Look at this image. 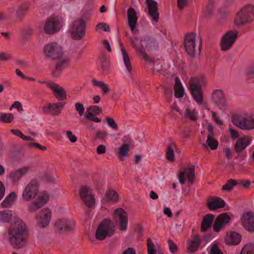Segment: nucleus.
Here are the masks:
<instances>
[{
	"mask_svg": "<svg viewBox=\"0 0 254 254\" xmlns=\"http://www.w3.org/2000/svg\"><path fill=\"white\" fill-rule=\"evenodd\" d=\"M11 222L7 228L5 236L10 245L14 248L21 249L26 244L29 235V230L26 224L21 219L14 217L12 212L9 210L0 211V222L3 223Z\"/></svg>",
	"mask_w": 254,
	"mask_h": 254,
	"instance_id": "1",
	"label": "nucleus"
},
{
	"mask_svg": "<svg viewBox=\"0 0 254 254\" xmlns=\"http://www.w3.org/2000/svg\"><path fill=\"white\" fill-rule=\"evenodd\" d=\"M45 56L56 62L54 76L58 77L62 73L64 67V46L63 43L53 42L46 44L43 48Z\"/></svg>",
	"mask_w": 254,
	"mask_h": 254,
	"instance_id": "2",
	"label": "nucleus"
},
{
	"mask_svg": "<svg viewBox=\"0 0 254 254\" xmlns=\"http://www.w3.org/2000/svg\"><path fill=\"white\" fill-rule=\"evenodd\" d=\"M115 226L110 219H105L98 225L95 236L97 240L103 241L112 237L115 233Z\"/></svg>",
	"mask_w": 254,
	"mask_h": 254,
	"instance_id": "3",
	"label": "nucleus"
},
{
	"mask_svg": "<svg viewBox=\"0 0 254 254\" xmlns=\"http://www.w3.org/2000/svg\"><path fill=\"white\" fill-rule=\"evenodd\" d=\"M254 20V5L247 4L243 6L237 12L235 19V24L240 26Z\"/></svg>",
	"mask_w": 254,
	"mask_h": 254,
	"instance_id": "4",
	"label": "nucleus"
},
{
	"mask_svg": "<svg viewBox=\"0 0 254 254\" xmlns=\"http://www.w3.org/2000/svg\"><path fill=\"white\" fill-rule=\"evenodd\" d=\"M86 29V22L83 19L75 20L70 29L71 38L76 40H82L85 36Z\"/></svg>",
	"mask_w": 254,
	"mask_h": 254,
	"instance_id": "5",
	"label": "nucleus"
},
{
	"mask_svg": "<svg viewBox=\"0 0 254 254\" xmlns=\"http://www.w3.org/2000/svg\"><path fill=\"white\" fill-rule=\"evenodd\" d=\"M238 37V32L236 30H231L226 32L222 37L220 43L221 50L227 51L230 50Z\"/></svg>",
	"mask_w": 254,
	"mask_h": 254,
	"instance_id": "6",
	"label": "nucleus"
},
{
	"mask_svg": "<svg viewBox=\"0 0 254 254\" xmlns=\"http://www.w3.org/2000/svg\"><path fill=\"white\" fill-rule=\"evenodd\" d=\"M79 195L89 209L94 207L96 204V198L91 188L86 186L82 187L79 190Z\"/></svg>",
	"mask_w": 254,
	"mask_h": 254,
	"instance_id": "7",
	"label": "nucleus"
},
{
	"mask_svg": "<svg viewBox=\"0 0 254 254\" xmlns=\"http://www.w3.org/2000/svg\"><path fill=\"white\" fill-rule=\"evenodd\" d=\"M39 190V184L37 180H31L25 186L22 194L24 201H30L37 195Z\"/></svg>",
	"mask_w": 254,
	"mask_h": 254,
	"instance_id": "8",
	"label": "nucleus"
},
{
	"mask_svg": "<svg viewBox=\"0 0 254 254\" xmlns=\"http://www.w3.org/2000/svg\"><path fill=\"white\" fill-rule=\"evenodd\" d=\"M232 122L243 130L254 129V118L252 117L246 118L242 116H235L233 118Z\"/></svg>",
	"mask_w": 254,
	"mask_h": 254,
	"instance_id": "9",
	"label": "nucleus"
},
{
	"mask_svg": "<svg viewBox=\"0 0 254 254\" xmlns=\"http://www.w3.org/2000/svg\"><path fill=\"white\" fill-rule=\"evenodd\" d=\"M189 89L195 101L197 104L201 105L203 97L201 91V85L199 81L195 78H191L189 82Z\"/></svg>",
	"mask_w": 254,
	"mask_h": 254,
	"instance_id": "10",
	"label": "nucleus"
},
{
	"mask_svg": "<svg viewBox=\"0 0 254 254\" xmlns=\"http://www.w3.org/2000/svg\"><path fill=\"white\" fill-rule=\"evenodd\" d=\"M211 102L220 110L225 111L228 108V105L225 100L224 94L221 90H215L211 96Z\"/></svg>",
	"mask_w": 254,
	"mask_h": 254,
	"instance_id": "11",
	"label": "nucleus"
},
{
	"mask_svg": "<svg viewBox=\"0 0 254 254\" xmlns=\"http://www.w3.org/2000/svg\"><path fill=\"white\" fill-rule=\"evenodd\" d=\"M114 213L116 221L118 223L119 229L122 231H126L128 221L127 212L123 208H118L115 210Z\"/></svg>",
	"mask_w": 254,
	"mask_h": 254,
	"instance_id": "12",
	"label": "nucleus"
},
{
	"mask_svg": "<svg viewBox=\"0 0 254 254\" xmlns=\"http://www.w3.org/2000/svg\"><path fill=\"white\" fill-rule=\"evenodd\" d=\"M62 26V24L59 18L54 17L46 22L44 29L47 34H54L58 32Z\"/></svg>",
	"mask_w": 254,
	"mask_h": 254,
	"instance_id": "13",
	"label": "nucleus"
},
{
	"mask_svg": "<svg viewBox=\"0 0 254 254\" xmlns=\"http://www.w3.org/2000/svg\"><path fill=\"white\" fill-rule=\"evenodd\" d=\"M230 217L227 213L220 214L215 219L213 224V230L219 232L224 229L230 222Z\"/></svg>",
	"mask_w": 254,
	"mask_h": 254,
	"instance_id": "14",
	"label": "nucleus"
},
{
	"mask_svg": "<svg viewBox=\"0 0 254 254\" xmlns=\"http://www.w3.org/2000/svg\"><path fill=\"white\" fill-rule=\"evenodd\" d=\"M49 194L46 191L41 193L37 198L32 202L28 208V211L34 212L45 205L49 200Z\"/></svg>",
	"mask_w": 254,
	"mask_h": 254,
	"instance_id": "15",
	"label": "nucleus"
},
{
	"mask_svg": "<svg viewBox=\"0 0 254 254\" xmlns=\"http://www.w3.org/2000/svg\"><path fill=\"white\" fill-rule=\"evenodd\" d=\"M195 34L192 33L187 34L185 38V49L191 57H193L195 55Z\"/></svg>",
	"mask_w": 254,
	"mask_h": 254,
	"instance_id": "16",
	"label": "nucleus"
},
{
	"mask_svg": "<svg viewBox=\"0 0 254 254\" xmlns=\"http://www.w3.org/2000/svg\"><path fill=\"white\" fill-rule=\"evenodd\" d=\"M51 218L50 209L45 208L42 209L40 213L36 217L37 225L40 228H45L50 223Z\"/></svg>",
	"mask_w": 254,
	"mask_h": 254,
	"instance_id": "17",
	"label": "nucleus"
},
{
	"mask_svg": "<svg viewBox=\"0 0 254 254\" xmlns=\"http://www.w3.org/2000/svg\"><path fill=\"white\" fill-rule=\"evenodd\" d=\"M132 144L133 140L130 137H125L123 139V144L118 151V156L121 161H123L127 155L129 148Z\"/></svg>",
	"mask_w": 254,
	"mask_h": 254,
	"instance_id": "18",
	"label": "nucleus"
},
{
	"mask_svg": "<svg viewBox=\"0 0 254 254\" xmlns=\"http://www.w3.org/2000/svg\"><path fill=\"white\" fill-rule=\"evenodd\" d=\"M185 176L187 177L188 181L192 184L194 177V167L191 166L185 168L183 171H180L178 175V179L180 183L182 185L184 184L186 181Z\"/></svg>",
	"mask_w": 254,
	"mask_h": 254,
	"instance_id": "19",
	"label": "nucleus"
},
{
	"mask_svg": "<svg viewBox=\"0 0 254 254\" xmlns=\"http://www.w3.org/2000/svg\"><path fill=\"white\" fill-rule=\"evenodd\" d=\"M136 37H135L134 39L130 38V41L131 44L135 49L138 54L145 61V64H147V63L151 64L152 63V60L147 55L143 46L141 45H138L136 43Z\"/></svg>",
	"mask_w": 254,
	"mask_h": 254,
	"instance_id": "20",
	"label": "nucleus"
},
{
	"mask_svg": "<svg viewBox=\"0 0 254 254\" xmlns=\"http://www.w3.org/2000/svg\"><path fill=\"white\" fill-rule=\"evenodd\" d=\"M252 138L250 136H244L239 138L234 146L235 151L237 153L242 152L250 144Z\"/></svg>",
	"mask_w": 254,
	"mask_h": 254,
	"instance_id": "21",
	"label": "nucleus"
},
{
	"mask_svg": "<svg viewBox=\"0 0 254 254\" xmlns=\"http://www.w3.org/2000/svg\"><path fill=\"white\" fill-rule=\"evenodd\" d=\"M148 14L156 22L159 19V12L157 2L153 0H146Z\"/></svg>",
	"mask_w": 254,
	"mask_h": 254,
	"instance_id": "22",
	"label": "nucleus"
},
{
	"mask_svg": "<svg viewBox=\"0 0 254 254\" xmlns=\"http://www.w3.org/2000/svg\"><path fill=\"white\" fill-rule=\"evenodd\" d=\"M242 224L243 226L248 231H254V214L251 212L244 214L242 217Z\"/></svg>",
	"mask_w": 254,
	"mask_h": 254,
	"instance_id": "23",
	"label": "nucleus"
},
{
	"mask_svg": "<svg viewBox=\"0 0 254 254\" xmlns=\"http://www.w3.org/2000/svg\"><path fill=\"white\" fill-rule=\"evenodd\" d=\"M62 103H50L43 107V111L46 114H51L53 115H58L62 111L63 108Z\"/></svg>",
	"mask_w": 254,
	"mask_h": 254,
	"instance_id": "24",
	"label": "nucleus"
},
{
	"mask_svg": "<svg viewBox=\"0 0 254 254\" xmlns=\"http://www.w3.org/2000/svg\"><path fill=\"white\" fill-rule=\"evenodd\" d=\"M128 24L132 32H134V29L136 25L137 17L134 9L130 7L127 11Z\"/></svg>",
	"mask_w": 254,
	"mask_h": 254,
	"instance_id": "25",
	"label": "nucleus"
},
{
	"mask_svg": "<svg viewBox=\"0 0 254 254\" xmlns=\"http://www.w3.org/2000/svg\"><path fill=\"white\" fill-rule=\"evenodd\" d=\"M30 170V167H24L11 172L9 177L13 182H17L23 176L27 174Z\"/></svg>",
	"mask_w": 254,
	"mask_h": 254,
	"instance_id": "26",
	"label": "nucleus"
},
{
	"mask_svg": "<svg viewBox=\"0 0 254 254\" xmlns=\"http://www.w3.org/2000/svg\"><path fill=\"white\" fill-rule=\"evenodd\" d=\"M225 205V202L223 199L217 197L210 198L207 202V207L210 210L223 208Z\"/></svg>",
	"mask_w": 254,
	"mask_h": 254,
	"instance_id": "27",
	"label": "nucleus"
},
{
	"mask_svg": "<svg viewBox=\"0 0 254 254\" xmlns=\"http://www.w3.org/2000/svg\"><path fill=\"white\" fill-rule=\"evenodd\" d=\"M46 85L53 91V94L57 99L63 100L64 99V89L57 84L51 81L46 82Z\"/></svg>",
	"mask_w": 254,
	"mask_h": 254,
	"instance_id": "28",
	"label": "nucleus"
},
{
	"mask_svg": "<svg viewBox=\"0 0 254 254\" xmlns=\"http://www.w3.org/2000/svg\"><path fill=\"white\" fill-rule=\"evenodd\" d=\"M201 239L198 235H196L191 240L188 242L187 252L190 254L195 253L200 247Z\"/></svg>",
	"mask_w": 254,
	"mask_h": 254,
	"instance_id": "29",
	"label": "nucleus"
},
{
	"mask_svg": "<svg viewBox=\"0 0 254 254\" xmlns=\"http://www.w3.org/2000/svg\"><path fill=\"white\" fill-rule=\"evenodd\" d=\"M241 240V236L236 232H231L225 238V243L227 245H237Z\"/></svg>",
	"mask_w": 254,
	"mask_h": 254,
	"instance_id": "30",
	"label": "nucleus"
},
{
	"mask_svg": "<svg viewBox=\"0 0 254 254\" xmlns=\"http://www.w3.org/2000/svg\"><path fill=\"white\" fill-rule=\"evenodd\" d=\"M214 218V215L212 214H206L203 217L201 225L202 232L206 231L211 226Z\"/></svg>",
	"mask_w": 254,
	"mask_h": 254,
	"instance_id": "31",
	"label": "nucleus"
},
{
	"mask_svg": "<svg viewBox=\"0 0 254 254\" xmlns=\"http://www.w3.org/2000/svg\"><path fill=\"white\" fill-rule=\"evenodd\" d=\"M16 199V195L15 192H11L6 196L1 203V206L3 208L10 207Z\"/></svg>",
	"mask_w": 254,
	"mask_h": 254,
	"instance_id": "32",
	"label": "nucleus"
},
{
	"mask_svg": "<svg viewBox=\"0 0 254 254\" xmlns=\"http://www.w3.org/2000/svg\"><path fill=\"white\" fill-rule=\"evenodd\" d=\"M119 43L121 47V50L123 55L124 62L127 70L128 71V72H130L132 70V66L129 58V55L126 50L124 48L123 45L121 42V40H119Z\"/></svg>",
	"mask_w": 254,
	"mask_h": 254,
	"instance_id": "33",
	"label": "nucleus"
},
{
	"mask_svg": "<svg viewBox=\"0 0 254 254\" xmlns=\"http://www.w3.org/2000/svg\"><path fill=\"white\" fill-rule=\"evenodd\" d=\"M175 96L176 98H181L184 94V89L179 77L175 78V84L174 86Z\"/></svg>",
	"mask_w": 254,
	"mask_h": 254,
	"instance_id": "34",
	"label": "nucleus"
},
{
	"mask_svg": "<svg viewBox=\"0 0 254 254\" xmlns=\"http://www.w3.org/2000/svg\"><path fill=\"white\" fill-rule=\"evenodd\" d=\"M29 7L27 4H22L16 10V17L18 21H21L23 19Z\"/></svg>",
	"mask_w": 254,
	"mask_h": 254,
	"instance_id": "35",
	"label": "nucleus"
},
{
	"mask_svg": "<svg viewBox=\"0 0 254 254\" xmlns=\"http://www.w3.org/2000/svg\"><path fill=\"white\" fill-rule=\"evenodd\" d=\"M75 222L73 220H64V235L72 233L75 229Z\"/></svg>",
	"mask_w": 254,
	"mask_h": 254,
	"instance_id": "36",
	"label": "nucleus"
},
{
	"mask_svg": "<svg viewBox=\"0 0 254 254\" xmlns=\"http://www.w3.org/2000/svg\"><path fill=\"white\" fill-rule=\"evenodd\" d=\"M218 145V141L214 138V136L207 135L206 143L203 144L205 148L209 147L211 150H215Z\"/></svg>",
	"mask_w": 254,
	"mask_h": 254,
	"instance_id": "37",
	"label": "nucleus"
},
{
	"mask_svg": "<svg viewBox=\"0 0 254 254\" xmlns=\"http://www.w3.org/2000/svg\"><path fill=\"white\" fill-rule=\"evenodd\" d=\"M175 147V144L173 142H170L168 145L166 157L167 160L170 162L174 161V149Z\"/></svg>",
	"mask_w": 254,
	"mask_h": 254,
	"instance_id": "38",
	"label": "nucleus"
},
{
	"mask_svg": "<svg viewBox=\"0 0 254 254\" xmlns=\"http://www.w3.org/2000/svg\"><path fill=\"white\" fill-rule=\"evenodd\" d=\"M143 41L146 42V47L149 50H155L158 47V43L152 38L146 36L143 38Z\"/></svg>",
	"mask_w": 254,
	"mask_h": 254,
	"instance_id": "39",
	"label": "nucleus"
},
{
	"mask_svg": "<svg viewBox=\"0 0 254 254\" xmlns=\"http://www.w3.org/2000/svg\"><path fill=\"white\" fill-rule=\"evenodd\" d=\"M197 112L195 110H190L186 108L184 113V118L191 121H196L197 119Z\"/></svg>",
	"mask_w": 254,
	"mask_h": 254,
	"instance_id": "40",
	"label": "nucleus"
},
{
	"mask_svg": "<svg viewBox=\"0 0 254 254\" xmlns=\"http://www.w3.org/2000/svg\"><path fill=\"white\" fill-rule=\"evenodd\" d=\"M92 81L94 86L99 87L102 89L104 94H107L110 90L108 85L103 81H98L94 78L92 80Z\"/></svg>",
	"mask_w": 254,
	"mask_h": 254,
	"instance_id": "41",
	"label": "nucleus"
},
{
	"mask_svg": "<svg viewBox=\"0 0 254 254\" xmlns=\"http://www.w3.org/2000/svg\"><path fill=\"white\" fill-rule=\"evenodd\" d=\"M108 136V132L104 130H98L93 135L95 140L105 141Z\"/></svg>",
	"mask_w": 254,
	"mask_h": 254,
	"instance_id": "42",
	"label": "nucleus"
},
{
	"mask_svg": "<svg viewBox=\"0 0 254 254\" xmlns=\"http://www.w3.org/2000/svg\"><path fill=\"white\" fill-rule=\"evenodd\" d=\"M238 184L237 181L233 179L229 180L225 185H223L222 188L223 190L231 191L233 188Z\"/></svg>",
	"mask_w": 254,
	"mask_h": 254,
	"instance_id": "43",
	"label": "nucleus"
},
{
	"mask_svg": "<svg viewBox=\"0 0 254 254\" xmlns=\"http://www.w3.org/2000/svg\"><path fill=\"white\" fill-rule=\"evenodd\" d=\"M107 198L112 201H117L119 199L117 192L113 190H108L106 193Z\"/></svg>",
	"mask_w": 254,
	"mask_h": 254,
	"instance_id": "44",
	"label": "nucleus"
},
{
	"mask_svg": "<svg viewBox=\"0 0 254 254\" xmlns=\"http://www.w3.org/2000/svg\"><path fill=\"white\" fill-rule=\"evenodd\" d=\"M102 113V110L100 107L92 106L88 108L86 114H91V115H98Z\"/></svg>",
	"mask_w": 254,
	"mask_h": 254,
	"instance_id": "45",
	"label": "nucleus"
},
{
	"mask_svg": "<svg viewBox=\"0 0 254 254\" xmlns=\"http://www.w3.org/2000/svg\"><path fill=\"white\" fill-rule=\"evenodd\" d=\"M240 254H254V245L252 244L245 245L242 248Z\"/></svg>",
	"mask_w": 254,
	"mask_h": 254,
	"instance_id": "46",
	"label": "nucleus"
},
{
	"mask_svg": "<svg viewBox=\"0 0 254 254\" xmlns=\"http://www.w3.org/2000/svg\"><path fill=\"white\" fill-rule=\"evenodd\" d=\"M11 132L15 135L20 137L23 140H29L31 141H33L34 140V139L31 137L29 136H25L19 130L12 129L11 130Z\"/></svg>",
	"mask_w": 254,
	"mask_h": 254,
	"instance_id": "47",
	"label": "nucleus"
},
{
	"mask_svg": "<svg viewBox=\"0 0 254 254\" xmlns=\"http://www.w3.org/2000/svg\"><path fill=\"white\" fill-rule=\"evenodd\" d=\"M14 118V116L11 113H3L0 114V120L4 123H10Z\"/></svg>",
	"mask_w": 254,
	"mask_h": 254,
	"instance_id": "48",
	"label": "nucleus"
},
{
	"mask_svg": "<svg viewBox=\"0 0 254 254\" xmlns=\"http://www.w3.org/2000/svg\"><path fill=\"white\" fill-rule=\"evenodd\" d=\"M147 247L148 254H156V250L155 249V246L153 243L150 238H148L147 240Z\"/></svg>",
	"mask_w": 254,
	"mask_h": 254,
	"instance_id": "49",
	"label": "nucleus"
},
{
	"mask_svg": "<svg viewBox=\"0 0 254 254\" xmlns=\"http://www.w3.org/2000/svg\"><path fill=\"white\" fill-rule=\"evenodd\" d=\"M106 121L108 126L111 127L112 129L114 130L118 129V126L116 123L115 120L112 118L107 117L106 118Z\"/></svg>",
	"mask_w": 254,
	"mask_h": 254,
	"instance_id": "50",
	"label": "nucleus"
},
{
	"mask_svg": "<svg viewBox=\"0 0 254 254\" xmlns=\"http://www.w3.org/2000/svg\"><path fill=\"white\" fill-rule=\"evenodd\" d=\"M75 108L80 116H82L83 115L85 111V108L82 104L79 102L76 103L75 104Z\"/></svg>",
	"mask_w": 254,
	"mask_h": 254,
	"instance_id": "51",
	"label": "nucleus"
},
{
	"mask_svg": "<svg viewBox=\"0 0 254 254\" xmlns=\"http://www.w3.org/2000/svg\"><path fill=\"white\" fill-rule=\"evenodd\" d=\"M168 243L169 245V248L170 252L173 254H176L175 253L178 251L177 246L174 243L173 241H172L170 239L168 240Z\"/></svg>",
	"mask_w": 254,
	"mask_h": 254,
	"instance_id": "52",
	"label": "nucleus"
},
{
	"mask_svg": "<svg viewBox=\"0 0 254 254\" xmlns=\"http://www.w3.org/2000/svg\"><path fill=\"white\" fill-rule=\"evenodd\" d=\"M210 254H223L218 247L217 244H214L211 248Z\"/></svg>",
	"mask_w": 254,
	"mask_h": 254,
	"instance_id": "53",
	"label": "nucleus"
},
{
	"mask_svg": "<svg viewBox=\"0 0 254 254\" xmlns=\"http://www.w3.org/2000/svg\"><path fill=\"white\" fill-rule=\"evenodd\" d=\"M219 14L222 17H226L231 14V11L226 7H222L219 10Z\"/></svg>",
	"mask_w": 254,
	"mask_h": 254,
	"instance_id": "54",
	"label": "nucleus"
},
{
	"mask_svg": "<svg viewBox=\"0 0 254 254\" xmlns=\"http://www.w3.org/2000/svg\"><path fill=\"white\" fill-rule=\"evenodd\" d=\"M95 115H91V114H85V118L90 121H93L96 123H100L101 121V119L95 117Z\"/></svg>",
	"mask_w": 254,
	"mask_h": 254,
	"instance_id": "55",
	"label": "nucleus"
},
{
	"mask_svg": "<svg viewBox=\"0 0 254 254\" xmlns=\"http://www.w3.org/2000/svg\"><path fill=\"white\" fill-rule=\"evenodd\" d=\"M33 29L29 27L24 29L22 32V34L24 38L28 39L33 34Z\"/></svg>",
	"mask_w": 254,
	"mask_h": 254,
	"instance_id": "56",
	"label": "nucleus"
},
{
	"mask_svg": "<svg viewBox=\"0 0 254 254\" xmlns=\"http://www.w3.org/2000/svg\"><path fill=\"white\" fill-rule=\"evenodd\" d=\"M26 145L27 146H34L42 150H46L47 149L46 147L42 146L37 142H28L26 143Z\"/></svg>",
	"mask_w": 254,
	"mask_h": 254,
	"instance_id": "57",
	"label": "nucleus"
},
{
	"mask_svg": "<svg viewBox=\"0 0 254 254\" xmlns=\"http://www.w3.org/2000/svg\"><path fill=\"white\" fill-rule=\"evenodd\" d=\"M178 7L180 10L183 9L188 4V0H177Z\"/></svg>",
	"mask_w": 254,
	"mask_h": 254,
	"instance_id": "58",
	"label": "nucleus"
},
{
	"mask_svg": "<svg viewBox=\"0 0 254 254\" xmlns=\"http://www.w3.org/2000/svg\"><path fill=\"white\" fill-rule=\"evenodd\" d=\"M56 229L59 231L62 232L64 227V222L62 219L58 220L55 223Z\"/></svg>",
	"mask_w": 254,
	"mask_h": 254,
	"instance_id": "59",
	"label": "nucleus"
},
{
	"mask_svg": "<svg viewBox=\"0 0 254 254\" xmlns=\"http://www.w3.org/2000/svg\"><path fill=\"white\" fill-rule=\"evenodd\" d=\"M165 96L167 101L170 102L172 98V90L171 89L165 88Z\"/></svg>",
	"mask_w": 254,
	"mask_h": 254,
	"instance_id": "60",
	"label": "nucleus"
},
{
	"mask_svg": "<svg viewBox=\"0 0 254 254\" xmlns=\"http://www.w3.org/2000/svg\"><path fill=\"white\" fill-rule=\"evenodd\" d=\"M66 133L67 138H68L70 142H75L77 141L76 137L73 134L72 132L71 131L68 130L66 131Z\"/></svg>",
	"mask_w": 254,
	"mask_h": 254,
	"instance_id": "61",
	"label": "nucleus"
},
{
	"mask_svg": "<svg viewBox=\"0 0 254 254\" xmlns=\"http://www.w3.org/2000/svg\"><path fill=\"white\" fill-rule=\"evenodd\" d=\"M212 118L214 121L219 125H223V122L217 116L216 113L215 112H211Z\"/></svg>",
	"mask_w": 254,
	"mask_h": 254,
	"instance_id": "62",
	"label": "nucleus"
},
{
	"mask_svg": "<svg viewBox=\"0 0 254 254\" xmlns=\"http://www.w3.org/2000/svg\"><path fill=\"white\" fill-rule=\"evenodd\" d=\"M97 27L102 29L104 31L108 32L110 31L109 26L104 23H100L97 25Z\"/></svg>",
	"mask_w": 254,
	"mask_h": 254,
	"instance_id": "63",
	"label": "nucleus"
},
{
	"mask_svg": "<svg viewBox=\"0 0 254 254\" xmlns=\"http://www.w3.org/2000/svg\"><path fill=\"white\" fill-rule=\"evenodd\" d=\"M122 254H136V251L133 248H128L123 252Z\"/></svg>",
	"mask_w": 254,
	"mask_h": 254,
	"instance_id": "64",
	"label": "nucleus"
}]
</instances>
